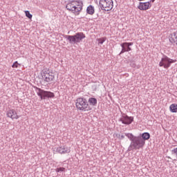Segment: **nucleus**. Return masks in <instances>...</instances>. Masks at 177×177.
<instances>
[{"mask_svg": "<svg viewBox=\"0 0 177 177\" xmlns=\"http://www.w3.org/2000/svg\"><path fill=\"white\" fill-rule=\"evenodd\" d=\"M126 136L131 141L129 150H139V149L143 148L146 142L140 136H135L131 133L125 134Z\"/></svg>", "mask_w": 177, "mask_h": 177, "instance_id": "f257e3e1", "label": "nucleus"}, {"mask_svg": "<svg viewBox=\"0 0 177 177\" xmlns=\"http://www.w3.org/2000/svg\"><path fill=\"white\" fill-rule=\"evenodd\" d=\"M82 6H84L82 1L73 0L68 2L66 4V8L68 10L75 15V16H78V15H80V12L82 10Z\"/></svg>", "mask_w": 177, "mask_h": 177, "instance_id": "f03ea898", "label": "nucleus"}, {"mask_svg": "<svg viewBox=\"0 0 177 177\" xmlns=\"http://www.w3.org/2000/svg\"><path fill=\"white\" fill-rule=\"evenodd\" d=\"M85 37L84 32H77L75 35H67L66 37L70 44H80L82 41V39H85Z\"/></svg>", "mask_w": 177, "mask_h": 177, "instance_id": "7ed1b4c3", "label": "nucleus"}, {"mask_svg": "<svg viewBox=\"0 0 177 177\" xmlns=\"http://www.w3.org/2000/svg\"><path fill=\"white\" fill-rule=\"evenodd\" d=\"M75 106L76 109L80 110V111H88L89 110L88 109L89 104H88L86 100L83 97H78L76 100Z\"/></svg>", "mask_w": 177, "mask_h": 177, "instance_id": "20e7f679", "label": "nucleus"}, {"mask_svg": "<svg viewBox=\"0 0 177 177\" xmlns=\"http://www.w3.org/2000/svg\"><path fill=\"white\" fill-rule=\"evenodd\" d=\"M100 7L104 12H110L114 8L113 0H100Z\"/></svg>", "mask_w": 177, "mask_h": 177, "instance_id": "39448f33", "label": "nucleus"}, {"mask_svg": "<svg viewBox=\"0 0 177 177\" xmlns=\"http://www.w3.org/2000/svg\"><path fill=\"white\" fill-rule=\"evenodd\" d=\"M174 63H176V59H172L167 56H164L159 62V66L163 67L164 68H169L171 64Z\"/></svg>", "mask_w": 177, "mask_h": 177, "instance_id": "423d86ee", "label": "nucleus"}, {"mask_svg": "<svg viewBox=\"0 0 177 177\" xmlns=\"http://www.w3.org/2000/svg\"><path fill=\"white\" fill-rule=\"evenodd\" d=\"M41 77L44 82L47 84H52L55 81V73L52 71H44Z\"/></svg>", "mask_w": 177, "mask_h": 177, "instance_id": "0eeeda50", "label": "nucleus"}, {"mask_svg": "<svg viewBox=\"0 0 177 177\" xmlns=\"http://www.w3.org/2000/svg\"><path fill=\"white\" fill-rule=\"evenodd\" d=\"M35 89L38 96L40 97L41 100L44 99V97H55V93L50 91H45L38 87H35Z\"/></svg>", "mask_w": 177, "mask_h": 177, "instance_id": "6e6552de", "label": "nucleus"}, {"mask_svg": "<svg viewBox=\"0 0 177 177\" xmlns=\"http://www.w3.org/2000/svg\"><path fill=\"white\" fill-rule=\"evenodd\" d=\"M119 121H121L124 125H129L133 122V117L128 116L126 114H122V117L120 118Z\"/></svg>", "mask_w": 177, "mask_h": 177, "instance_id": "1a4fd4ad", "label": "nucleus"}, {"mask_svg": "<svg viewBox=\"0 0 177 177\" xmlns=\"http://www.w3.org/2000/svg\"><path fill=\"white\" fill-rule=\"evenodd\" d=\"M6 115L8 118H11V120H19V118H20V115H19L15 109L8 110L6 113Z\"/></svg>", "mask_w": 177, "mask_h": 177, "instance_id": "9d476101", "label": "nucleus"}, {"mask_svg": "<svg viewBox=\"0 0 177 177\" xmlns=\"http://www.w3.org/2000/svg\"><path fill=\"white\" fill-rule=\"evenodd\" d=\"M133 45V42H124L122 43L120 46L122 47V50L120 52L121 53H125V52H130V50H132V48H131L130 46H132Z\"/></svg>", "mask_w": 177, "mask_h": 177, "instance_id": "9b49d317", "label": "nucleus"}, {"mask_svg": "<svg viewBox=\"0 0 177 177\" xmlns=\"http://www.w3.org/2000/svg\"><path fill=\"white\" fill-rule=\"evenodd\" d=\"M151 8V3L150 1L140 2L138 6V9L140 10H149Z\"/></svg>", "mask_w": 177, "mask_h": 177, "instance_id": "f8f14e48", "label": "nucleus"}, {"mask_svg": "<svg viewBox=\"0 0 177 177\" xmlns=\"http://www.w3.org/2000/svg\"><path fill=\"white\" fill-rule=\"evenodd\" d=\"M57 152L59 154H66V153H70V149L66 146H62L57 148Z\"/></svg>", "mask_w": 177, "mask_h": 177, "instance_id": "ddd939ff", "label": "nucleus"}, {"mask_svg": "<svg viewBox=\"0 0 177 177\" xmlns=\"http://www.w3.org/2000/svg\"><path fill=\"white\" fill-rule=\"evenodd\" d=\"M169 41L177 44V31L171 33L169 36Z\"/></svg>", "mask_w": 177, "mask_h": 177, "instance_id": "4468645a", "label": "nucleus"}, {"mask_svg": "<svg viewBox=\"0 0 177 177\" xmlns=\"http://www.w3.org/2000/svg\"><path fill=\"white\" fill-rule=\"evenodd\" d=\"M86 13L91 16L95 15V7L92 5L88 6L86 8Z\"/></svg>", "mask_w": 177, "mask_h": 177, "instance_id": "2eb2a0df", "label": "nucleus"}, {"mask_svg": "<svg viewBox=\"0 0 177 177\" xmlns=\"http://www.w3.org/2000/svg\"><path fill=\"white\" fill-rule=\"evenodd\" d=\"M90 106H96L97 104V100L95 97H90L88 99Z\"/></svg>", "mask_w": 177, "mask_h": 177, "instance_id": "dca6fc26", "label": "nucleus"}, {"mask_svg": "<svg viewBox=\"0 0 177 177\" xmlns=\"http://www.w3.org/2000/svg\"><path fill=\"white\" fill-rule=\"evenodd\" d=\"M169 111H171V113H177V104H171L169 106Z\"/></svg>", "mask_w": 177, "mask_h": 177, "instance_id": "f3484780", "label": "nucleus"}, {"mask_svg": "<svg viewBox=\"0 0 177 177\" xmlns=\"http://www.w3.org/2000/svg\"><path fill=\"white\" fill-rule=\"evenodd\" d=\"M141 138H142V140L146 142V140H149L150 139V133H143L142 134V137Z\"/></svg>", "mask_w": 177, "mask_h": 177, "instance_id": "a211bd4d", "label": "nucleus"}, {"mask_svg": "<svg viewBox=\"0 0 177 177\" xmlns=\"http://www.w3.org/2000/svg\"><path fill=\"white\" fill-rule=\"evenodd\" d=\"M106 37H101L99 39H97V41L98 42V45H103V43L106 42Z\"/></svg>", "mask_w": 177, "mask_h": 177, "instance_id": "6ab92c4d", "label": "nucleus"}, {"mask_svg": "<svg viewBox=\"0 0 177 177\" xmlns=\"http://www.w3.org/2000/svg\"><path fill=\"white\" fill-rule=\"evenodd\" d=\"M171 154H172V156H176V158L174 159V161H177V148L174 149L171 151Z\"/></svg>", "mask_w": 177, "mask_h": 177, "instance_id": "aec40b11", "label": "nucleus"}, {"mask_svg": "<svg viewBox=\"0 0 177 177\" xmlns=\"http://www.w3.org/2000/svg\"><path fill=\"white\" fill-rule=\"evenodd\" d=\"M19 66H20V64H19V62H17V61H16L12 65V68H17L19 67Z\"/></svg>", "mask_w": 177, "mask_h": 177, "instance_id": "412c9836", "label": "nucleus"}, {"mask_svg": "<svg viewBox=\"0 0 177 177\" xmlns=\"http://www.w3.org/2000/svg\"><path fill=\"white\" fill-rule=\"evenodd\" d=\"M25 14L28 19H32V15L30 13V11H25Z\"/></svg>", "mask_w": 177, "mask_h": 177, "instance_id": "4be33fe9", "label": "nucleus"}, {"mask_svg": "<svg viewBox=\"0 0 177 177\" xmlns=\"http://www.w3.org/2000/svg\"><path fill=\"white\" fill-rule=\"evenodd\" d=\"M66 168L64 167H59L55 169L56 172H64Z\"/></svg>", "mask_w": 177, "mask_h": 177, "instance_id": "5701e85b", "label": "nucleus"}, {"mask_svg": "<svg viewBox=\"0 0 177 177\" xmlns=\"http://www.w3.org/2000/svg\"><path fill=\"white\" fill-rule=\"evenodd\" d=\"M130 66H131V67H136V64H135V62L131 61Z\"/></svg>", "mask_w": 177, "mask_h": 177, "instance_id": "b1692460", "label": "nucleus"}, {"mask_svg": "<svg viewBox=\"0 0 177 177\" xmlns=\"http://www.w3.org/2000/svg\"><path fill=\"white\" fill-rule=\"evenodd\" d=\"M121 138H122V139H124V138H125V136H124L122 135V136H121Z\"/></svg>", "mask_w": 177, "mask_h": 177, "instance_id": "393cba45", "label": "nucleus"}, {"mask_svg": "<svg viewBox=\"0 0 177 177\" xmlns=\"http://www.w3.org/2000/svg\"><path fill=\"white\" fill-rule=\"evenodd\" d=\"M154 1H156V0H151L152 2H154Z\"/></svg>", "mask_w": 177, "mask_h": 177, "instance_id": "a878e982", "label": "nucleus"}, {"mask_svg": "<svg viewBox=\"0 0 177 177\" xmlns=\"http://www.w3.org/2000/svg\"><path fill=\"white\" fill-rule=\"evenodd\" d=\"M138 1H145V0H138Z\"/></svg>", "mask_w": 177, "mask_h": 177, "instance_id": "bb28decb", "label": "nucleus"}]
</instances>
